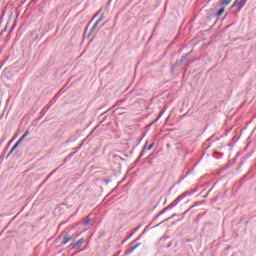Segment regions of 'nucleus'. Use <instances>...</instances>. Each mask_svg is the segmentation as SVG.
Listing matches in <instances>:
<instances>
[{"label": "nucleus", "mask_w": 256, "mask_h": 256, "mask_svg": "<svg viewBox=\"0 0 256 256\" xmlns=\"http://www.w3.org/2000/svg\"><path fill=\"white\" fill-rule=\"evenodd\" d=\"M246 3H247V0H235L232 7H237L238 11H241L243 7H245Z\"/></svg>", "instance_id": "obj_1"}, {"label": "nucleus", "mask_w": 256, "mask_h": 256, "mask_svg": "<svg viewBox=\"0 0 256 256\" xmlns=\"http://www.w3.org/2000/svg\"><path fill=\"white\" fill-rule=\"evenodd\" d=\"M83 243H85V239L81 238L76 243L70 244V248L75 249V247H81V245H83Z\"/></svg>", "instance_id": "obj_2"}, {"label": "nucleus", "mask_w": 256, "mask_h": 256, "mask_svg": "<svg viewBox=\"0 0 256 256\" xmlns=\"http://www.w3.org/2000/svg\"><path fill=\"white\" fill-rule=\"evenodd\" d=\"M153 147H155V143H151L148 147H144L142 149L141 155H143V153H145L146 151H151Z\"/></svg>", "instance_id": "obj_3"}, {"label": "nucleus", "mask_w": 256, "mask_h": 256, "mask_svg": "<svg viewBox=\"0 0 256 256\" xmlns=\"http://www.w3.org/2000/svg\"><path fill=\"white\" fill-rule=\"evenodd\" d=\"M179 205V202L177 200H174L167 208H165L163 211H167V209H173V207H177Z\"/></svg>", "instance_id": "obj_4"}, {"label": "nucleus", "mask_w": 256, "mask_h": 256, "mask_svg": "<svg viewBox=\"0 0 256 256\" xmlns=\"http://www.w3.org/2000/svg\"><path fill=\"white\" fill-rule=\"evenodd\" d=\"M233 0H221L220 1V5L222 7H227V5H229V3H231Z\"/></svg>", "instance_id": "obj_5"}, {"label": "nucleus", "mask_w": 256, "mask_h": 256, "mask_svg": "<svg viewBox=\"0 0 256 256\" xmlns=\"http://www.w3.org/2000/svg\"><path fill=\"white\" fill-rule=\"evenodd\" d=\"M187 197V194L186 193H183L182 195H180L177 199H176V201L178 202V203H181V201H183V199H185Z\"/></svg>", "instance_id": "obj_6"}, {"label": "nucleus", "mask_w": 256, "mask_h": 256, "mask_svg": "<svg viewBox=\"0 0 256 256\" xmlns=\"http://www.w3.org/2000/svg\"><path fill=\"white\" fill-rule=\"evenodd\" d=\"M187 197V194L186 193H183L182 195H180L177 199H176V201L178 202V203H181V201H183V199H185Z\"/></svg>", "instance_id": "obj_7"}, {"label": "nucleus", "mask_w": 256, "mask_h": 256, "mask_svg": "<svg viewBox=\"0 0 256 256\" xmlns=\"http://www.w3.org/2000/svg\"><path fill=\"white\" fill-rule=\"evenodd\" d=\"M29 135V131H26L22 136L21 138L18 140V143H21L22 141L25 140V137H27Z\"/></svg>", "instance_id": "obj_8"}, {"label": "nucleus", "mask_w": 256, "mask_h": 256, "mask_svg": "<svg viewBox=\"0 0 256 256\" xmlns=\"http://www.w3.org/2000/svg\"><path fill=\"white\" fill-rule=\"evenodd\" d=\"M223 13H225V8L219 9L218 12L216 13V17H221V15H223Z\"/></svg>", "instance_id": "obj_9"}, {"label": "nucleus", "mask_w": 256, "mask_h": 256, "mask_svg": "<svg viewBox=\"0 0 256 256\" xmlns=\"http://www.w3.org/2000/svg\"><path fill=\"white\" fill-rule=\"evenodd\" d=\"M101 21H103V14H101L100 18L95 22L93 29H95V27H97V25H99V23H101Z\"/></svg>", "instance_id": "obj_10"}, {"label": "nucleus", "mask_w": 256, "mask_h": 256, "mask_svg": "<svg viewBox=\"0 0 256 256\" xmlns=\"http://www.w3.org/2000/svg\"><path fill=\"white\" fill-rule=\"evenodd\" d=\"M70 240H71V237L65 236V237L63 238L62 245H67V243H68Z\"/></svg>", "instance_id": "obj_11"}, {"label": "nucleus", "mask_w": 256, "mask_h": 256, "mask_svg": "<svg viewBox=\"0 0 256 256\" xmlns=\"http://www.w3.org/2000/svg\"><path fill=\"white\" fill-rule=\"evenodd\" d=\"M83 225H85L86 227L91 225V219L90 218H86V220L84 221Z\"/></svg>", "instance_id": "obj_12"}, {"label": "nucleus", "mask_w": 256, "mask_h": 256, "mask_svg": "<svg viewBox=\"0 0 256 256\" xmlns=\"http://www.w3.org/2000/svg\"><path fill=\"white\" fill-rule=\"evenodd\" d=\"M18 146H19V141L16 143V145H14V146L12 147V149L10 150V153H13V151H14L15 149H17Z\"/></svg>", "instance_id": "obj_13"}, {"label": "nucleus", "mask_w": 256, "mask_h": 256, "mask_svg": "<svg viewBox=\"0 0 256 256\" xmlns=\"http://www.w3.org/2000/svg\"><path fill=\"white\" fill-rule=\"evenodd\" d=\"M138 247H139V244H138V245H135L134 247H132L131 250H130L131 253H133V251H135V249L138 248Z\"/></svg>", "instance_id": "obj_14"}, {"label": "nucleus", "mask_w": 256, "mask_h": 256, "mask_svg": "<svg viewBox=\"0 0 256 256\" xmlns=\"http://www.w3.org/2000/svg\"><path fill=\"white\" fill-rule=\"evenodd\" d=\"M174 217H177V214L171 215V216L167 219V221H169V219H173Z\"/></svg>", "instance_id": "obj_15"}, {"label": "nucleus", "mask_w": 256, "mask_h": 256, "mask_svg": "<svg viewBox=\"0 0 256 256\" xmlns=\"http://www.w3.org/2000/svg\"><path fill=\"white\" fill-rule=\"evenodd\" d=\"M5 139H7V138L5 136H2L1 143H3V141H5Z\"/></svg>", "instance_id": "obj_16"}, {"label": "nucleus", "mask_w": 256, "mask_h": 256, "mask_svg": "<svg viewBox=\"0 0 256 256\" xmlns=\"http://www.w3.org/2000/svg\"><path fill=\"white\" fill-rule=\"evenodd\" d=\"M161 115H163V112H160V114H159V116H158L159 119H161Z\"/></svg>", "instance_id": "obj_17"}, {"label": "nucleus", "mask_w": 256, "mask_h": 256, "mask_svg": "<svg viewBox=\"0 0 256 256\" xmlns=\"http://www.w3.org/2000/svg\"><path fill=\"white\" fill-rule=\"evenodd\" d=\"M158 120H159V117H157V118L155 119V123H157Z\"/></svg>", "instance_id": "obj_18"}, {"label": "nucleus", "mask_w": 256, "mask_h": 256, "mask_svg": "<svg viewBox=\"0 0 256 256\" xmlns=\"http://www.w3.org/2000/svg\"><path fill=\"white\" fill-rule=\"evenodd\" d=\"M116 105H121V102H117Z\"/></svg>", "instance_id": "obj_19"}, {"label": "nucleus", "mask_w": 256, "mask_h": 256, "mask_svg": "<svg viewBox=\"0 0 256 256\" xmlns=\"http://www.w3.org/2000/svg\"><path fill=\"white\" fill-rule=\"evenodd\" d=\"M183 215H187V211L183 213Z\"/></svg>", "instance_id": "obj_20"}]
</instances>
